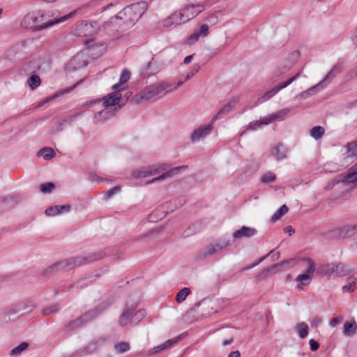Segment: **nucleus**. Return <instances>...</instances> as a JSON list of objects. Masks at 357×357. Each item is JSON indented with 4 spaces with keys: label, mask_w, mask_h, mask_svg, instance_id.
Returning a JSON list of instances; mask_svg holds the SVG:
<instances>
[{
    "label": "nucleus",
    "mask_w": 357,
    "mask_h": 357,
    "mask_svg": "<svg viewBox=\"0 0 357 357\" xmlns=\"http://www.w3.org/2000/svg\"><path fill=\"white\" fill-rule=\"evenodd\" d=\"M230 245V241H220L218 243H212L207 245L204 250V255L205 256L212 255L217 252H219Z\"/></svg>",
    "instance_id": "dca6fc26"
},
{
    "label": "nucleus",
    "mask_w": 357,
    "mask_h": 357,
    "mask_svg": "<svg viewBox=\"0 0 357 357\" xmlns=\"http://www.w3.org/2000/svg\"><path fill=\"white\" fill-rule=\"evenodd\" d=\"M289 69V68H287L286 67H282V68H278V70H276L274 72V76L275 77H278L281 75L285 73Z\"/></svg>",
    "instance_id": "4d7b16f0"
},
{
    "label": "nucleus",
    "mask_w": 357,
    "mask_h": 357,
    "mask_svg": "<svg viewBox=\"0 0 357 357\" xmlns=\"http://www.w3.org/2000/svg\"><path fill=\"white\" fill-rule=\"evenodd\" d=\"M342 182L357 187V162L351 166L343 176Z\"/></svg>",
    "instance_id": "a211bd4d"
},
{
    "label": "nucleus",
    "mask_w": 357,
    "mask_h": 357,
    "mask_svg": "<svg viewBox=\"0 0 357 357\" xmlns=\"http://www.w3.org/2000/svg\"><path fill=\"white\" fill-rule=\"evenodd\" d=\"M100 102H101L100 98H95V99L88 100L82 104L81 108L86 109L89 107H94V106L100 104Z\"/></svg>",
    "instance_id": "a19ab883"
},
{
    "label": "nucleus",
    "mask_w": 357,
    "mask_h": 357,
    "mask_svg": "<svg viewBox=\"0 0 357 357\" xmlns=\"http://www.w3.org/2000/svg\"><path fill=\"white\" fill-rule=\"evenodd\" d=\"M153 231L150 232L145 233L144 234H140L136 237H133V241H143L144 239H146L149 238V236L152 234Z\"/></svg>",
    "instance_id": "864d4df0"
},
{
    "label": "nucleus",
    "mask_w": 357,
    "mask_h": 357,
    "mask_svg": "<svg viewBox=\"0 0 357 357\" xmlns=\"http://www.w3.org/2000/svg\"><path fill=\"white\" fill-rule=\"evenodd\" d=\"M337 266H335V264H328L322 266L319 268L320 273L324 276H331V275L335 273V269Z\"/></svg>",
    "instance_id": "c756f323"
},
{
    "label": "nucleus",
    "mask_w": 357,
    "mask_h": 357,
    "mask_svg": "<svg viewBox=\"0 0 357 357\" xmlns=\"http://www.w3.org/2000/svg\"><path fill=\"white\" fill-rule=\"evenodd\" d=\"M73 15L72 13L59 18L46 21V16L43 12L36 11L25 15L21 22V25L26 29L41 30L63 22L71 17Z\"/></svg>",
    "instance_id": "f03ea898"
},
{
    "label": "nucleus",
    "mask_w": 357,
    "mask_h": 357,
    "mask_svg": "<svg viewBox=\"0 0 357 357\" xmlns=\"http://www.w3.org/2000/svg\"><path fill=\"white\" fill-rule=\"evenodd\" d=\"M271 154L277 160H284L287 158V149L282 145L277 146L272 149Z\"/></svg>",
    "instance_id": "bb28decb"
},
{
    "label": "nucleus",
    "mask_w": 357,
    "mask_h": 357,
    "mask_svg": "<svg viewBox=\"0 0 357 357\" xmlns=\"http://www.w3.org/2000/svg\"><path fill=\"white\" fill-rule=\"evenodd\" d=\"M200 38H202V36L198 32L197 30H195L188 38V43L189 44H193L199 40Z\"/></svg>",
    "instance_id": "c03bdc74"
},
{
    "label": "nucleus",
    "mask_w": 357,
    "mask_h": 357,
    "mask_svg": "<svg viewBox=\"0 0 357 357\" xmlns=\"http://www.w3.org/2000/svg\"><path fill=\"white\" fill-rule=\"evenodd\" d=\"M183 83V81L178 82L177 83H169L167 82H157L144 88L137 94V98L144 101L155 100L165 96L168 93L176 90Z\"/></svg>",
    "instance_id": "7ed1b4c3"
},
{
    "label": "nucleus",
    "mask_w": 357,
    "mask_h": 357,
    "mask_svg": "<svg viewBox=\"0 0 357 357\" xmlns=\"http://www.w3.org/2000/svg\"><path fill=\"white\" fill-rule=\"evenodd\" d=\"M168 168V165L166 163L155 164L146 167H141L135 170L132 172V177L135 178H145L152 176L166 171Z\"/></svg>",
    "instance_id": "423d86ee"
},
{
    "label": "nucleus",
    "mask_w": 357,
    "mask_h": 357,
    "mask_svg": "<svg viewBox=\"0 0 357 357\" xmlns=\"http://www.w3.org/2000/svg\"><path fill=\"white\" fill-rule=\"evenodd\" d=\"M59 311L57 305H54L43 310V314L45 316H50Z\"/></svg>",
    "instance_id": "a18cd8bd"
},
{
    "label": "nucleus",
    "mask_w": 357,
    "mask_h": 357,
    "mask_svg": "<svg viewBox=\"0 0 357 357\" xmlns=\"http://www.w3.org/2000/svg\"><path fill=\"white\" fill-rule=\"evenodd\" d=\"M309 344L310 347V349L313 351H316L319 347V343L317 341H315L314 339L310 340Z\"/></svg>",
    "instance_id": "5fc2aeb1"
},
{
    "label": "nucleus",
    "mask_w": 357,
    "mask_h": 357,
    "mask_svg": "<svg viewBox=\"0 0 357 357\" xmlns=\"http://www.w3.org/2000/svg\"><path fill=\"white\" fill-rule=\"evenodd\" d=\"M113 7H114V4L113 3H109L107 6H105L104 8H102V12H103L104 10H109V9L113 8Z\"/></svg>",
    "instance_id": "338daca9"
},
{
    "label": "nucleus",
    "mask_w": 357,
    "mask_h": 357,
    "mask_svg": "<svg viewBox=\"0 0 357 357\" xmlns=\"http://www.w3.org/2000/svg\"><path fill=\"white\" fill-rule=\"evenodd\" d=\"M256 234V229L252 227L245 226L241 227L239 229L234 231L232 237L234 240L241 239L243 238H250Z\"/></svg>",
    "instance_id": "aec40b11"
},
{
    "label": "nucleus",
    "mask_w": 357,
    "mask_h": 357,
    "mask_svg": "<svg viewBox=\"0 0 357 357\" xmlns=\"http://www.w3.org/2000/svg\"><path fill=\"white\" fill-rule=\"evenodd\" d=\"M296 329L298 333L299 337L301 339L305 338L309 332V328L307 324L305 322H301L296 325Z\"/></svg>",
    "instance_id": "c85d7f7f"
},
{
    "label": "nucleus",
    "mask_w": 357,
    "mask_h": 357,
    "mask_svg": "<svg viewBox=\"0 0 357 357\" xmlns=\"http://www.w3.org/2000/svg\"><path fill=\"white\" fill-rule=\"evenodd\" d=\"M294 82V78H289V79H287L286 82H283L282 84H280V86H278V89L282 90L286 87H287L289 85H290L292 82Z\"/></svg>",
    "instance_id": "6e6d98bb"
},
{
    "label": "nucleus",
    "mask_w": 357,
    "mask_h": 357,
    "mask_svg": "<svg viewBox=\"0 0 357 357\" xmlns=\"http://www.w3.org/2000/svg\"><path fill=\"white\" fill-rule=\"evenodd\" d=\"M339 236L342 238H347L357 233V223L348 224L339 228Z\"/></svg>",
    "instance_id": "4be33fe9"
},
{
    "label": "nucleus",
    "mask_w": 357,
    "mask_h": 357,
    "mask_svg": "<svg viewBox=\"0 0 357 357\" xmlns=\"http://www.w3.org/2000/svg\"><path fill=\"white\" fill-rule=\"evenodd\" d=\"M114 110L112 109H109L107 107H104L103 109L97 112L93 117V120L95 122H99L102 121H105L110 118L114 114Z\"/></svg>",
    "instance_id": "b1692460"
},
{
    "label": "nucleus",
    "mask_w": 357,
    "mask_h": 357,
    "mask_svg": "<svg viewBox=\"0 0 357 357\" xmlns=\"http://www.w3.org/2000/svg\"><path fill=\"white\" fill-rule=\"evenodd\" d=\"M190 289L188 287L183 288L180 291H178L176 294V301L177 303H181L184 301L187 296L190 294Z\"/></svg>",
    "instance_id": "e433bc0d"
},
{
    "label": "nucleus",
    "mask_w": 357,
    "mask_h": 357,
    "mask_svg": "<svg viewBox=\"0 0 357 357\" xmlns=\"http://www.w3.org/2000/svg\"><path fill=\"white\" fill-rule=\"evenodd\" d=\"M98 314L99 312H98L96 310H91L81 316L77 319L70 322L68 324V327L70 328V329H75L82 326V324L92 320L96 317H97Z\"/></svg>",
    "instance_id": "4468645a"
},
{
    "label": "nucleus",
    "mask_w": 357,
    "mask_h": 357,
    "mask_svg": "<svg viewBox=\"0 0 357 357\" xmlns=\"http://www.w3.org/2000/svg\"><path fill=\"white\" fill-rule=\"evenodd\" d=\"M352 287L351 285H344L342 287V291L343 292H348V291H353V289H351Z\"/></svg>",
    "instance_id": "e2e57ef3"
},
{
    "label": "nucleus",
    "mask_w": 357,
    "mask_h": 357,
    "mask_svg": "<svg viewBox=\"0 0 357 357\" xmlns=\"http://www.w3.org/2000/svg\"><path fill=\"white\" fill-rule=\"evenodd\" d=\"M322 322V319L319 317H315L314 318L312 321L311 324L314 327H317L319 324H321Z\"/></svg>",
    "instance_id": "bf43d9fd"
},
{
    "label": "nucleus",
    "mask_w": 357,
    "mask_h": 357,
    "mask_svg": "<svg viewBox=\"0 0 357 357\" xmlns=\"http://www.w3.org/2000/svg\"><path fill=\"white\" fill-rule=\"evenodd\" d=\"M41 83L40 78L39 76L36 75H31L28 79H27V84L32 90H35L37 89Z\"/></svg>",
    "instance_id": "72a5a7b5"
},
{
    "label": "nucleus",
    "mask_w": 357,
    "mask_h": 357,
    "mask_svg": "<svg viewBox=\"0 0 357 357\" xmlns=\"http://www.w3.org/2000/svg\"><path fill=\"white\" fill-rule=\"evenodd\" d=\"M324 132V128L322 126H318L312 128L310 130V134L313 139L318 140L321 138Z\"/></svg>",
    "instance_id": "473e14b6"
},
{
    "label": "nucleus",
    "mask_w": 357,
    "mask_h": 357,
    "mask_svg": "<svg viewBox=\"0 0 357 357\" xmlns=\"http://www.w3.org/2000/svg\"><path fill=\"white\" fill-rule=\"evenodd\" d=\"M146 315V312L144 310H139L137 312H134L133 317L135 323H138Z\"/></svg>",
    "instance_id": "49530a36"
},
{
    "label": "nucleus",
    "mask_w": 357,
    "mask_h": 357,
    "mask_svg": "<svg viewBox=\"0 0 357 357\" xmlns=\"http://www.w3.org/2000/svg\"><path fill=\"white\" fill-rule=\"evenodd\" d=\"M232 342H233L232 339L227 340H225L222 344L224 346H227L228 344H230Z\"/></svg>",
    "instance_id": "774afa93"
},
{
    "label": "nucleus",
    "mask_w": 357,
    "mask_h": 357,
    "mask_svg": "<svg viewBox=\"0 0 357 357\" xmlns=\"http://www.w3.org/2000/svg\"><path fill=\"white\" fill-rule=\"evenodd\" d=\"M78 84H79V82H77V84H75L73 86L68 87V88L59 90V91L55 93L52 96L46 98L43 102H41L40 105H43L44 103H47V102H48L50 101H52V100H54V99H56V98H59V97L66 94V93H68L71 92L74 89H75V87Z\"/></svg>",
    "instance_id": "a878e982"
},
{
    "label": "nucleus",
    "mask_w": 357,
    "mask_h": 357,
    "mask_svg": "<svg viewBox=\"0 0 357 357\" xmlns=\"http://www.w3.org/2000/svg\"><path fill=\"white\" fill-rule=\"evenodd\" d=\"M130 79V73L128 70L124 69L121 71L119 83L112 86V89L118 91H125L127 89L126 83Z\"/></svg>",
    "instance_id": "6ab92c4d"
},
{
    "label": "nucleus",
    "mask_w": 357,
    "mask_h": 357,
    "mask_svg": "<svg viewBox=\"0 0 357 357\" xmlns=\"http://www.w3.org/2000/svg\"><path fill=\"white\" fill-rule=\"evenodd\" d=\"M192 57H193V56H192V55H189V56H186V57L184 59V61H183L184 63H185V64L189 63L191 61V60H192Z\"/></svg>",
    "instance_id": "0e129e2a"
},
{
    "label": "nucleus",
    "mask_w": 357,
    "mask_h": 357,
    "mask_svg": "<svg viewBox=\"0 0 357 357\" xmlns=\"http://www.w3.org/2000/svg\"><path fill=\"white\" fill-rule=\"evenodd\" d=\"M102 257L100 253H96L88 257H77L71 258L68 260L60 261L54 265V268L56 269L63 268H73L75 266H80L87 262H91L98 260Z\"/></svg>",
    "instance_id": "0eeeda50"
},
{
    "label": "nucleus",
    "mask_w": 357,
    "mask_h": 357,
    "mask_svg": "<svg viewBox=\"0 0 357 357\" xmlns=\"http://www.w3.org/2000/svg\"><path fill=\"white\" fill-rule=\"evenodd\" d=\"M335 266H337V268L335 269L336 274H342V273L344 271V264L341 263H337L335 264Z\"/></svg>",
    "instance_id": "13d9d810"
},
{
    "label": "nucleus",
    "mask_w": 357,
    "mask_h": 357,
    "mask_svg": "<svg viewBox=\"0 0 357 357\" xmlns=\"http://www.w3.org/2000/svg\"><path fill=\"white\" fill-rule=\"evenodd\" d=\"M130 349L129 343L121 342L115 345V350L118 353H124Z\"/></svg>",
    "instance_id": "79ce46f5"
},
{
    "label": "nucleus",
    "mask_w": 357,
    "mask_h": 357,
    "mask_svg": "<svg viewBox=\"0 0 357 357\" xmlns=\"http://www.w3.org/2000/svg\"><path fill=\"white\" fill-rule=\"evenodd\" d=\"M185 166H179V167L172 168L171 169L166 171L165 172H163L159 176L155 177V178L147 181L146 183L151 184V183H155L157 182L163 181L165 179L171 178L173 176L177 174L181 169H185Z\"/></svg>",
    "instance_id": "f3484780"
},
{
    "label": "nucleus",
    "mask_w": 357,
    "mask_h": 357,
    "mask_svg": "<svg viewBox=\"0 0 357 357\" xmlns=\"http://www.w3.org/2000/svg\"><path fill=\"white\" fill-rule=\"evenodd\" d=\"M214 123L212 119L209 123L202 125L195 129L190 135L191 142L196 143L204 140L211 132Z\"/></svg>",
    "instance_id": "1a4fd4ad"
},
{
    "label": "nucleus",
    "mask_w": 357,
    "mask_h": 357,
    "mask_svg": "<svg viewBox=\"0 0 357 357\" xmlns=\"http://www.w3.org/2000/svg\"><path fill=\"white\" fill-rule=\"evenodd\" d=\"M322 82H319L317 84L309 88L307 90L297 95L295 98L298 100L305 99L311 96V92L314 91L316 89L321 86Z\"/></svg>",
    "instance_id": "f704fd0d"
},
{
    "label": "nucleus",
    "mask_w": 357,
    "mask_h": 357,
    "mask_svg": "<svg viewBox=\"0 0 357 357\" xmlns=\"http://www.w3.org/2000/svg\"><path fill=\"white\" fill-rule=\"evenodd\" d=\"M357 331V324L354 319L346 321L344 324L343 334L347 337L354 335Z\"/></svg>",
    "instance_id": "393cba45"
},
{
    "label": "nucleus",
    "mask_w": 357,
    "mask_h": 357,
    "mask_svg": "<svg viewBox=\"0 0 357 357\" xmlns=\"http://www.w3.org/2000/svg\"><path fill=\"white\" fill-rule=\"evenodd\" d=\"M121 91L115 90L114 92L107 94L101 99L104 107L112 109L114 107V111L116 110V106L120 107L119 102L121 99Z\"/></svg>",
    "instance_id": "9d476101"
},
{
    "label": "nucleus",
    "mask_w": 357,
    "mask_h": 357,
    "mask_svg": "<svg viewBox=\"0 0 357 357\" xmlns=\"http://www.w3.org/2000/svg\"><path fill=\"white\" fill-rule=\"evenodd\" d=\"M290 112L289 109L284 108L277 112L275 114H269L266 116L261 118L259 120L250 122L248 126L247 130H255L262 126H267L278 119H281L284 116L287 115Z\"/></svg>",
    "instance_id": "39448f33"
},
{
    "label": "nucleus",
    "mask_w": 357,
    "mask_h": 357,
    "mask_svg": "<svg viewBox=\"0 0 357 357\" xmlns=\"http://www.w3.org/2000/svg\"><path fill=\"white\" fill-rule=\"evenodd\" d=\"M288 211V208L286 205H282L272 216L271 220L275 222L279 220L282 215L286 214Z\"/></svg>",
    "instance_id": "ea45409f"
},
{
    "label": "nucleus",
    "mask_w": 357,
    "mask_h": 357,
    "mask_svg": "<svg viewBox=\"0 0 357 357\" xmlns=\"http://www.w3.org/2000/svg\"><path fill=\"white\" fill-rule=\"evenodd\" d=\"M340 68L337 66H335L332 68V69L328 73V74L325 76V77L321 81L322 84L327 81L330 82L339 73Z\"/></svg>",
    "instance_id": "58836bf2"
},
{
    "label": "nucleus",
    "mask_w": 357,
    "mask_h": 357,
    "mask_svg": "<svg viewBox=\"0 0 357 357\" xmlns=\"http://www.w3.org/2000/svg\"><path fill=\"white\" fill-rule=\"evenodd\" d=\"M352 41L354 44L357 46V29L355 31L354 36L352 38Z\"/></svg>",
    "instance_id": "69168bd1"
},
{
    "label": "nucleus",
    "mask_w": 357,
    "mask_h": 357,
    "mask_svg": "<svg viewBox=\"0 0 357 357\" xmlns=\"http://www.w3.org/2000/svg\"><path fill=\"white\" fill-rule=\"evenodd\" d=\"M199 70V66L197 65L192 70L188 72L186 75V77L185 78V81L188 80L192 76H194Z\"/></svg>",
    "instance_id": "603ef678"
},
{
    "label": "nucleus",
    "mask_w": 357,
    "mask_h": 357,
    "mask_svg": "<svg viewBox=\"0 0 357 357\" xmlns=\"http://www.w3.org/2000/svg\"><path fill=\"white\" fill-rule=\"evenodd\" d=\"M147 8L146 2H139L124 8L115 16L111 17L109 23L113 24L118 20L122 23H117L116 25L124 24L126 28L131 27L141 17Z\"/></svg>",
    "instance_id": "f257e3e1"
},
{
    "label": "nucleus",
    "mask_w": 357,
    "mask_h": 357,
    "mask_svg": "<svg viewBox=\"0 0 357 357\" xmlns=\"http://www.w3.org/2000/svg\"><path fill=\"white\" fill-rule=\"evenodd\" d=\"M275 178L276 176L275 174L271 172H268L261 176V181L262 183L273 182L275 180Z\"/></svg>",
    "instance_id": "37998d69"
},
{
    "label": "nucleus",
    "mask_w": 357,
    "mask_h": 357,
    "mask_svg": "<svg viewBox=\"0 0 357 357\" xmlns=\"http://www.w3.org/2000/svg\"><path fill=\"white\" fill-rule=\"evenodd\" d=\"M121 190L120 187L119 186H116L112 189H110L109 190H108L106 193V198L107 199H109L111 198L114 194L117 193L118 192H119Z\"/></svg>",
    "instance_id": "3c124183"
},
{
    "label": "nucleus",
    "mask_w": 357,
    "mask_h": 357,
    "mask_svg": "<svg viewBox=\"0 0 357 357\" xmlns=\"http://www.w3.org/2000/svg\"><path fill=\"white\" fill-rule=\"evenodd\" d=\"M343 319H344V317L342 315H339L336 317H334L330 320L329 326L331 328H334V327H335V326L340 324L343 321Z\"/></svg>",
    "instance_id": "09e8293b"
},
{
    "label": "nucleus",
    "mask_w": 357,
    "mask_h": 357,
    "mask_svg": "<svg viewBox=\"0 0 357 357\" xmlns=\"http://www.w3.org/2000/svg\"><path fill=\"white\" fill-rule=\"evenodd\" d=\"M284 231L285 233H288L289 235H291L292 234L294 233V229L291 226H287L286 227L284 228Z\"/></svg>",
    "instance_id": "052dcab7"
},
{
    "label": "nucleus",
    "mask_w": 357,
    "mask_h": 357,
    "mask_svg": "<svg viewBox=\"0 0 357 357\" xmlns=\"http://www.w3.org/2000/svg\"><path fill=\"white\" fill-rule=\"evenodd\" d=\"M280 91V89H278V86H275L272 89L266 92L259 99L260 102H264L269 99H271L272 97H273L275 95H276Z\"/></svg>",
    "instance_id": "c9c22d12"
},
{
    "label": "nucleus",
    "mask_w": 357,
    "mask_h": 357,
    "mask_svg": "<svg viewBox=\"0 0 357 357\" xmlns=\"http://www.w3.org/2000/svg\"><path fill=\"white\" fill-rule=\"evenodd\" d=\"M347 158H357V144L351 142L347 144V151L345 153Z\"/></svg>",
    "instance_id": "7c9ffc66"
},
{
    "label": "nucleus",
    "mask_w": 357,
    "mask_h": 357,
    "mask_svg": "<svg viewBox=\"0 0 357 357\" xmlns=\"http://www.w3.org/2000/svg\"><path fill=\"white\" fill-rule=\"evenodd\" d=\"M29 344L26 342H22L18 346L14 347L10 352V356H18L20 355L22 351H25Z\"/></svg>",
    "instance_id": "4c0bfd02"
},
{
    "label": "nucleus",
    "mask_w": 357,
    "mask_h": 357,
    "mask_svg": "<svg viewBox=\"0 0 357 357\" xmlns=\"http://www.w3.org/2000/svg\"><path fill=\"white\" fill-rule=\"evenodd\" d=\"M54 155L55 153L54 150L50 147H45L40 149L38 153V156L43 157L46 160L52 159L54 156Z\"/></svg>",
    "instance_id": "2f4dec72"
},
{
    "label": "nucleus",
    "mask_w": 357,
    "mask_h": 357,
    "mask_svg": "<svg viewBox=\"0 0 357 357\" xmlns=\"http://www.w3.org/2000/svg\"><path fill=\"white\" fill-rule=\"evenodd\" d=\"M54 188V185L52 183H46L41 184L40 186V190L43 193H47L51 192V190Z\"/></svg>",
    "instance_id": "de8ad7c7"
},
{
    "label": "nucleus",
    "mask_w": 357,
    "mask_h": 357,
    "mask_svg": "<svg viewBox=\"0 0 357 357\" xmlns=\"http://www.w3.org/2000/svg\"><path fill=\"white\" fill-rule=\"evenodd\" d=\"M137 307L135 303L130 305H126L122 314L119 318V323L122 326H126L130 323H135L133 313Z\"/></svg>",
    "instance_id": "ddd939ff"
},
{
    "label": "nucleus",
    "mask_w": 357,
    "mask_h": 357,
    "mask_svg": "<svg viewBox=\"0 0 357 357\" xmlns=\"http://www.w3.org/2000/svg\"><path fill=\"white\" fill-rule=\"evenodd\" d=\"M178 340V337L176 339H171L166 341L165 343L160 344V345H158L157 347H154L153 348L151 349L148 351V354L149 356L155 355L163 350H165L170 347H172L174 344L177 342Z\"/></svg>",
    "instance_id": "5701e85b"
},
{
    "label": "nucleus",
    "mask_w": 357,
    "mask_h": 357,
    "mask_svg": "<svg viewBox=\"0 0 357 357\" xmlns=\"http://www.w3.org/2000/svg\"><path fill=\"white\" fill-rule=\"evenodd\" d=\"M304 262L307 266L305 272L298 275L296 278V281L299 282L298 285L299 289H303V286H307L310 283L315 271L314 264L312 259H305Z\"/></svg>",
    "instance_id": "6e6552de"
},
{
    "label": "nucleus",
    "mask_w": 357,
    "mask_h": 357,
    "mask_svg": "<svg viewBox=\"0 0 357 357\" xmlns=\"http://www.w3.org/2000/svg\"><path fill=\"white\" fill-rule=\"evenodd\" d=\"M176 11L174 12L171 15H169L168 17H167L162 22V26L163 27L168 28L174 24H182L181 22H177V20L176 18Z\"/></svg>",
    "instance_id": "cd10ccee"
},
{
    "label": "nucleus",
    "mask_w": 357,
    "mask_h": 357,
    "mask_svg": "<svg viewBox=\"0 0 357 357\" xmlns=\"http://www.w3.org/2000/svg\"><path fill=\"white\" fill-rule=\"evenodd\" d=\"M70 206L69 204L66 205H55L53 206L48 207L45 210V214L48 216H56L64 213H67L70 211Z\"/></svg>",
    "instance_id": "412c9836"
},
{
    "label": "nucleus",
    "mask_w": 357,
    "mask_h": 357,
    "mask_svg": "<svg viewBox=\"0 0 357 357\" xmlns=\"http://www.w3.org/2000/svg\"><path fill=\"white\" fill-rule=\"evenodd\" d=\"M97 25L93 22H82L77 26L79 36H91L97 32Z\"/></svg>",
    "instance_id": "f8f14e48"
},
{
    "label": "nucleus",
    "mask_w": 357,
    "mask_h": 357,
    "mask_svg": "<svg viewBox=\"0 0 357 357\" xmlns=\"http://www.w3.org/2000/svg\"><path fill=\"white\" fill-rule=\"evenodd\" d=\"M197 31L202 36V38H204L209 33V27L207 24H202Z\"/></svg>",
    "instance_id": "8fccbe9b"
},
{
    "label": "nucleus",
    "mask_w": 357,
    "mask_h": 357,
    "mask_svg": "<svg viewBox=\"0 0 357 357\" xmlns=\"http://www.w3.org/2000/svg\"><path fill=\"white\" fill-rule=\"evenodd\" d=\"M205 9L203 3H192L183 6L178 10H176L177 15L176 17L177 22L181 24L186 23L190 20L195 17Z\"/></svg>",
    "instance_id": "20e7f679"
},
{
    "label": "nucleus",
    "mask_w": 357,
    "mask_h": 357,
    "mask_svg": "<svg viewBox=\"0 0 357 357\" xmlns=\"http://www.w3.org/2000/svg\"><path fill=\"white\" fill-rule=\"evenodd\" d=\"M84 52L75 55L68 63V68L72 70H78L86 66L88 61Z\"/></svg>",
    "instance_id": "2eb2a0df"
},
{
    "label": "nucleus",
    "mask_w": 357,
    "mask_h": 357,
    "mask_svg": "<svg viewBox=\"0 0 357 357\" xmlns=\"http://www.w3.org/2000/svg\"><path fill=\"white\" fill-rule=\"evenodd\" d=\"M239 100L240 98L238 96H234L229 99L228 101L218 110L216 114L214 115L213 117V122H215L218 120L221 115L228 114L235 107Z\"/></svg>",
    "instance_id": "9b49d317"
},
{
    "label": "nucleus",
    "mask_w": 357,
    "mask_h": 357,
    "mask_svg": "<svg viewBox=\"0 0 357 357\" xmlns=\"http://www.w3.org/2000/svg\"><path fill=\"white\" fill-rule=\"evenodd\" d=\"M228 357H241L240 352L235 351L229 354Z\"/></svg>",
    "instance_id": "680f3d73"
}]
</instances>
